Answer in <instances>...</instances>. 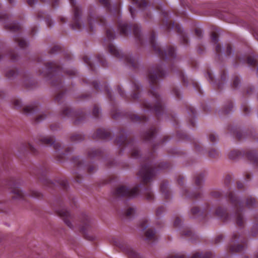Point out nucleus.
<instances>
[{"label":"nucleus","instance_id":"11","mask_svg":"<svg viewBox=\"0 0 258 258\" xmlns=\"http://www.w3.org/2000/svg\"><path fill=\"white\" fill-rule=\"evenodd\" d=\"M156 9L160 12L163 18L162 25L167 30L174 29L180 36L181 43L183 45H187L188 44V39L187 34L183 31L180 25L169 20L168 13L162 9L161 6H157Z\"/></svg>","mask_w":258,"mask_h":258},{"label":"nucleus","instance_id":"56","mask_svg":"<svg viewBox=\"0 0 258 258\" xmlns=\"http://www.w3.org/2000/svg\"><path fill=\"white\" fill-rule=\"evenodd\" d=\"M100 113V108L97 105H95L93 109V114L95 117H97Z\"/></svg>","mask_w":258,"mask_h":258},{"label":"nucleus","instance_id":"15","mask_svg":"<svg viewBox=\"0 0 258 258\" xmlns=\"http://www.w3.org/2000/svg\"><path fill=\"white\" fill-rule=\"evenodd\" d=\"M246 245V240L242 235L238 233H234L231 243L228 246V251L231 253L238 252L243 250Z\"/></svg>","mask_w":258,"mask_h":258},{"label":"nucleus","instance_id":"54","mask_svg":"<svg viewBox=\"0 0 258 258\" xmlns=\"http://www.w3.org/2000/svg\"><path fill=\"white\" fill-rule=\"evenodd\" d=\"M26 149L27 151L31 152L32 153L35 154L36 153V150L35 148L30 143H28L26 146Z\"/></svg>","mask_w":258,"mask_h":258},{"label":"nucleus","instance_id":"22","mask_svg":"<svg viewBox=\"0 0 258 258\" xmlns=\"http://www.w3.org/2000/svg\"><path fill=\"white\" fill-rule=\"evenodd\" d=\"M111 134L108 129L99 128L93 135V139L102 140H109L111 139Z\"/></svg>","mask_w":258,"mask_h":258},{"label":"nucleus","instance_id":"57","mask_svg":"<svg viewBox=\"0 0 258 258\" xmlns=\"http://www.w3.org/2000/svg\"><path fill=\"white\" fill-rule=\"evenodd\" d=\"M117 89L120 96L125 99H127V96L124 93V91L122 90L121 87L119 85L117 86Z\"/></svg>","mask_w":258,"mask_h":258},{"label":"nucleus","instance_id":"1","mask_svg":"<svg viewBox=\"0 0 258 258\" xmlns=\"http://www.w3.org/2000/svg\"><path fill=\"white\" fill-rule=\"evenodd\" d=\"M98 1L99 3L106 9V11L114 15L117 20L118 29L121 35L126 36L133 30L136 40L140 45L143 46L149 43L154 52L161 59L170 63L171 70L174 72L175 71L176 74L179 75L184 85L188 86V84H191L196 90L198 91L200 94H202L200 87L196 81L191 79L188 80L184 76L182 71L179 69L174 70V63L176 62L177 58L175 53V48L173 46H168L166 49H162L156 42V35L154 31L151 33L149 40H145L144 36L141 33L140 27L138 24L131 25L120 20V4H116L112 7L110 3V0Z\"/></svg>","mask_w":258,"mask_h":258},{"label":"nucleus","instance_id":"52","mask_svg":"<svg viewBox=\"0 0 258 258\" xmlns=\"http://www.w3.org/2000/svg\"><path fill=\"white\" fill-rule=\"evenodd\" d=\"M13 104L15 108L19 109L22 107V102L19 99H14Z\"/></svg>","mask_w":258,"mask_h":258},{"label":"nucleus","instance_id":"38","mask_svg":"<svg viewBox=\"0 0 258 258\" xmlns=\"http://www.w3.org/2000/svg\"><path fill=\"white\" fill-rule=\"evenodd\" d=\"M226 79V73L225 71H223L221 74L220 80H218V82L216 83V87L218 89H221L222 88L224 84L225 83Z\"/></svg>","mask_w":258,"mask_h":258},{"label":"nucleus","instance_id":"30","mask_svg":"<svg viewBox=\"0 0 258 258\" xmlns=\"http://www.w3.org/2000/svg\"><path fill=\"white\" fill-rule=\"evenodd\" d=\"M126 116L132 121L134 122H144L147 120V118L145 116H139L137 114H134L132 112H129L126 114Z\"/></svg>","mask_w":258,"mask_h":258},{"label":"nucleus","instance_id":"64","mask_svg":"<svg viewBox=\"0 0 258 258\" xmlns=\"http://www.w3.org/2000/svg\"><path fill=\"white\" fill-rule=\"evenodd\" d=\"M8 55L10 56L11 59L13 61L16 60L18 57L17 54L15 53L14 52L10 51L9 52Z\"/></svg>","mask_w":258,"mask_h":258},{"label":"nucleus","instance_id":"28","mask_svg":"<svg viewBox=\"0 0 258 258\" xmlns=\"http://www.w3.org/2000/svg\"><path fill=\"white\" fill-rule=\"evenodd\" d=\"M39 109V105L35 102L23 108V113L26 114H32L36 113Z\"/></svg>","mask_w":258,"mask_h":258},{"label":"nucleus","instance_id":"12","mask_svg":"<svg viewBox=\"0 0 258 258\" xmlns=\"http://www.w3.org/2000/svg\"><path fill=\"white\" fill-rule=\"evenodd\" d=\"M38 142L48 146L53 145L56 153H57L56 159L59 162H62L64 159L65 156L72 151L71 148H67L65 150V153L60 152L62 149L61 145L60 143L55 142L52 136H40L38 138Z\"/></svg>","mask_w":258,"mask_h":258},{"label":"nucleus","instance_id":"58","mask_svg":"<svg viewBox=\"0 0 258 258\" xmlns=\"http://www.w3.org/2000/svg\"><path fill=\"white\" fill-rule=\"evenodd\" d=\"M167 258H186V256L184 254L177 253L174 254H169L167 256Z\"/></svg>","mask_w":258,"mask_h":258},{"label":"nucleus","instance_id":"27","mask_svg":"<svg viewBox=\"0 0 258 258\" xmlns=\"http://www.w3.org/2000/svg\"><path fill=\"white\" fill-rule=\"evenodd\" d=\"M211 38L212 42L215 44H216L215 50L218 57L219 58L221 55L222 48L221 45L218 43L219 41L218 35L216 32H213L211 34Z\"/></svg>","mask_w":258,"mask_h":258},{"label":"nucleus","instance_id":"29","mask_svg":"<svg viewBox=\"0 0 258 258\" xmlns=\"http://www.w3.org/2000/svg\"><path fill=\"white\" fill-rule=\"evenodd\" d=\"M168 183L166 180H163L160 184V189L162 194L165 199H169L170 196V192L168 189Z\"/></svg>","mask_w":258,"mask_h":258},{"label":"nucleus","instance_id":"47","mask_svg":"<svg viewBox=\"0 0 258 258\" xmlns=\"http://www.w3.org/2000/svg\"><path fill=\"white\" fill-rule=\"evenodd\" d=\"M135 209L133 207H129L125 212V215L127 218H131L135 214Z\"/></svg>","mask_w":258,"mask_h":258},{"label":"nucleus","instance_id":"35","mask_svg":"<svg viewBox=\"0 0 258 258\" xmlns=\"http://www.w3.org/2000/svg\"><path fill=\"white\" fill-rule=\"evenodd\" d=\"M145 235L147 240L154 241L157 239L155 231L152 229H148Z\"/></svg>","mask_w":258,"mask_h":258},{"label":"nucleus","instance_id":"41","mask_svg":"<svg viewBox=\"0 0 258 258\" xmlns=\"http://www.w3.org/2000/svg\"><path fill=\"white\" fill-rule=\"evenodd\" d=\"M111 114L112 118L116 119L122 116V112H121L116 107H113V108L111 111Z\"/></svg>","mask_w":258,"mask_h":258},{"label":"nucleus","instance_id":"19","mask_svg":"<svg viewBox=\"0 0 258 258\" xmlns=\"http://www.w3.org/2000/svg\"><path fill=\"white\" fill-rule=\"evenodd\" d=\"M43 183L45 185L50 188L59 186L63 189H67L68 186V182L64 179H59L57 181L53 182L45 177L43 179Z\"/></svg>","mask_w":258,"mask_h":258},{"label":"nucleus","instance_id":"36","mask_svg":"<svg viewBox=\"0 0 258 258\" xmlns=\"http://www.w3.org/2000/svg\"><path fill=\"white\" fill-rule=\"evenodd\" d=\"M188 113L191 115V118L189 119V123L192 127H194L195 125V122L194 120V117L196 115L195 109L191 106H188L187 107Z\"/></svg>","mask_w":258,"mask_h":258},{"label":"nucleus","instance_id":"20","mask_svg":"<svg viewBox=\"0 0 258 258\" xmlns=\"http://www.w3.org/2000/svg\"><path fill=\"white\" fill-rule=\"evenodd\" d=\"M18 181L15 179H12L9 182L10 188H12V192L14 195V199H22L24 198V193L17 186Z\"/></svg>","mask_w":258,"mask_h":258},{"label":"nucleus","instance_id":"6","mask_svg":"<svg viewBox=\"0 0 258 258\" xmlns=\"http://www.w3.org/2000/svg\"><path fill=\"white\" fill-rule=\"evenodd\" d=\"M226 198L232 204L233 209V216L235 219L236 225L240 228L244 226L245 220L243 217L244 207L246 206L248 208H254L256 204L255 198L252 197L247 198L246 202L240 200L233 192H230Z\"/></svg>","mask_w":258,"mask_h":258},{"label":"nucleus","instance_id":"61","mask_svg":"<svg viewBox=\"0 0 258 258\" xmlns=\"http://www.w3.org/2000/svg\"><path fill=\"white\" fill-rule=\"evenodd\" d=\"M46 116V115L45 114H40L38 115V116L35 118V122H39L43 120H44Z\"/></svg>","mask_w":258,"mask_h":258},{"label":"nucleus","instance_id":"40","mask_svg":"<svg viewBox=\"0 0 258 258\" xmlns=\"http://www.w3.org/2000/svg\"><path fill=\"white\" fill-rule=\"evenodd\" d=\"M228 130L235 135L237 139L241 140L242 139L243 134L238 131L237 128H233L231 126H229Z\"/></svg>","mask_w":258,"mask_h":258},{"label":"nucleus","instance_id":"44","mask_svg":"<svg viewBox=\"0 0 258 258\" xmlns=\"http://www.w3.org/2000/svg\"><path fill=\"white\" fill-rule=\"evenodd\" d=\"M18 74L17 70L14 69H10L6 72V77L9 79H11Z\"/></svg>","mask_w":258,"mask_h":258},{"label":"nucleus","instance_id":"21","mask_svg":"<svg viewBox=\"0 0 258 258\" xmlns=\"http://www.w3.org/2000/svg\"><path fill=\"white\" fill-rule=\"evenodd\" d=\"M56 212L60 217L62 218L67 225L70 228L73 229V226L71 221L72 218L70 212L63 208L56 209Z\"/></svg>","mask_w":258,"mask_h":258},{"label":"nucleus","instance_id":"45","mask_svg":"<svg viewBox=\"0 0 258 258\" xmlns=\"http://www.w3.org/2000/svg\"><path fill=\"white\" fill-rule=\"evenodd\" d=\"M233 103L231 101H229L228 102L227 104L224 106L223 108V111L225 114H227L230 111L232 110V109L233 108Z\"/></svg>","mask_w":258,"mask_h":258},{"label":"nucleus","instance_id":"33","mask_svg":"<svg viewBox=\"0 0 258 258\" xmlns=\"http://www.w3.org/2000/svg\"><path fill=\"white\" fill-rule=\"evenodd\" d=\"M22 82L23 85L27 88H32L34 84L32 79L26 74L23 75Z\"/></svg>","mask_w":258,"mask_h":258},{"label":"nucleus","instance_id":"37","mask_svg":"<svg viewBox=\"0 0 258 258\" xmlns=\"http://www.w3.org/2000/svg\"><path fill=\"white\" fill-rule=\"evenodd\" d=\"M133 4L141 9H145L148 6V2L146 0H130Z\"/></svg>","mask_w":258,"mask_h":258},{"label":"nucleus","instance_id":"46","mask_svg":"<svg viewBox=\"0 0 258 258\" xmlns=\"http://www.w3.org/2000/svg\"><path fill=\"white\" fill-rule=\"evenodd\" d=\"M98 61L102 65V67H105L107 66V62L105 59L101 54H98L96 56Z\"/></svg>","mask_w":258,"mask_h":258},{"label":"nucleus","instance_id":"5","mask_svg":"<svg viewBox=\"0 0 258 258\" xmlns=\"http://www.w3.org/2000/svg\"><path fill=\"white\" fill-rule=\"evenodd\" d=\"M69 2L73 12L72 21L70 24L72 29L81 30L83 28H85L88 32H93L96 25L105 26V19L102 16H97L95 11L93 9L89 10L87 23L85 25L81 19L82 10L81 7L77 5L75 0H69Z\"/></svg>","mask_w":258,"mask_h":258},{"label":"nucleus","instance_id":"32","mask_svg":"<svg viewBox=\"0 0 258 258\" xmlns=\"http://www.w3.org/2000/svg\"><path fill=\"white\" fill-rule=\"evenodd\" d=\"M124 250L130 258H143L130 246H126Z\"/></svg>","mask_w":258,"mask_h":258},{"label":"nucleus","instance_id":"9","mask_svg":"<svg viewBox=\"0 0 258 258\" xmlns=\"http://www.w3.org/2000/svg\"><path fill=\"white\" fill-rule=\"evenodd\" d=\"M115 143L120 148L119 154L127 150L132 158L138 159L140 157V151L135 141L127 137L124 130L119 131V135L115 140Z\"/></svg>","mask_w":258,"mask_h":258},{"label":"nucleus","instance_id":"13","mask_svg":"<svg viewBox=\"0 0 258 258\" xmlns=\"http://www.w3.org/2000/svg\"><path fill=\"white\" fill-rule=\"evenodd\" d=\"M204 173L197 174L195 177V182L197 188L192 193H189L188 189L185 187H182V195L185 198L196 200L202 198V184L204 181Z\"/></svg>","mask_w":258,"mask_h":258},{"label":"nucleus","instance_id":"51","mask_svg":"<svg viewBox=\"0 0 258 258\" xmlns=\"http://www.w3.org/2000/svg\"><path fill=\"white\" fill-rule=\"evenodd\" d=\"M206 76L209 80V81L211 83H214V78L213 76V74L212 71L210 69H208L206 74Z\"/></svg>","mask_w":258,"mask_h":258},{"label":"nucleus","instance_id":"26","mask_svg":"<svg viewBox=\"0 0 258 258\" xmlns=\"http://www.w3.org/2000/svg\"><path fill=\"white\" fill-rule=\"evenodd\" d=\"M102 152L100 149L91 148L87 151V156L90 159H99L102 157Z\"/></svg>","mask_w":258,"mask_h":258},{"label":"nucleus","instance_id":"43","mask_svg":"<svg viewBox=\"0 0 258 258\" xmlns=\"http://www.w3.org/2000/svg\"><path fill=\"white\" fill-rule=\"evenodd\" d=\"M212 197L216 199H221L223 197V194L221 190L219 189H215L211 192Z\"/></svg>","mask_w":258,"mask_h":258},{"label":"nucleus","instance_id":"31","mask_svg":"<svg viewBox=\"0 0 258 258\" xmlns=\"http://www.w3.org/2000/svg\"><path fill=\"white\" fill-rule=\"evenodd\" d=\"M36 18L37 20L44 19L48 27H51L52 25L53 22L49 16L44 13L41 12H38Z\"/></svg>","mask_w":258,"mask_h":258},{"label":"nucleus","instance_id":"8","mask_svg":"<svg viewBox=\"0 0 258 258\" xmlns=\"http://www.w3.org/2000/svg\"><path fill=\"white\" fill-rule=\"evenodd\" d=\"M190 214L193 218H199L200 219L215 216L223 222H228L231 218V216L229 214L227 210L220 206L214 209L209 205H207L206 208L203 211L200 210L197 207H194L190 210Z\"/></svg>","mask_w":258,"mask_h":258},{"label":"nucleus","instance_id":"49","mask_svg":"<svg viewBox=\"0 0 258 258\" xmlns=\"http://www.w3.org/2000/svg\"><path fill=\"white\" fill-rule=\"evenodd\" d=\"M181 234L187 237L191 238L194 235L192 231L189 229H185L181 232Z\"/></svg>","mask_w":258,"mask_h":258},{"label":"nucleus","instance_id":"18","mask_svg":"<svg viewBox=\"0 0 258 258\" xmlns=\"http://www.w3.org/2000/svg\"><path fill=\"white\" fill-rule=\"evenodd\" d=\"M90 225L91 220L90 218L86 214H83L81 217V225L79 228V230L84 235L86 238L92 240L93 239L92 237H88L86 235V232Z\"/></svg>","mask_w":258,"mask_h":258},{"label":"nucleus","instance_id":"60","mask_svg":"<svg viewBox=\"0 0 258 258\" xmlns=\"http://www.w3.org/2000/svg\"><path fill=\"white\" fill-rule=\"evenodd\" d=\"M30 196L32 197L36 198H40L42 196L41 193L37 190L32 191Z\"/></svg>","mask_w":258,"mask_h":258},{"label":"nucleus","instance_id":"39","mask_svg":"<svg viewBox=\"0 0 258 258\" xmlns=\"http://www.w3.org/2000/svg\"><path fill=\"white\" fill-rule=\"evenodd\" d=\"M71 141L72 142H80L84 139V136L81 134H74L71 137Z\"/></svg>","mask_w":258,"mask_h":258},{"label":"nucleus","instance_id":"2","mask_svg":"<svg viewBox=\"0 0 258 258\" xmlns=\"http://www.w3.org/2000/svg\"><path fill=\"white\" fill-rule=\"evenodd\" d=\"M153 156L152 153L150 157L146 159L139 171L138 175L141 178V184L131 189L125 186H118L113 192L115 198H133L137 196L140 191L147 200L152 201L154 199V196L151 190L150 183L155 178L159 169L168 168L170 164L167 162H161L158 165L154 164L152 159Z\"/></svg>","mask_w":258,"mask_h":258},{"label":"nucleus","instance_id":"14","mask_svg":"<svg viewBox=\"0 0 258 258\" xmlns=\"http://www.w3.org/2000/svg\"><path fill=\"white\" fill-rule=\"evenodd\" d=\"M244 155L254 166H258V153L254 150L241 151L238 150H233L229 153V157L230 159L235 160L243 157Z\"/></svg>","mask_w":258,"mask_h":258},{"label":"nucleus","instance_id":"16","mask_svg":"<svg viewBox=\"0 0 258 258\" xmlns=\"http://www.w3.org/2000/svg\"><path fill=\"white\" fill-rule=\"evenodd\" d=\"M61 115L63 117H72L75 124H79L86 118V114L84 110L74 111L68 107H66L61 111Z\"/></svg>","mask_w":258,"mask_h":258},{"label":"nucleus","instance_id":"48","mask_svg":"<svg viewBox=\"0 0 258 258\" xmlns=\"http://www.w3.org/2000/svg\"><path fill=\"white\" fill-rule=\"evenodd\" d=\"M62 50V47L59 45H55L52 47L49 51V53L54 54L56 52H60Z\"/></svg>","mask_w":258,"mask_h":258},{"label":"nucleus","instance_id":"34","mask_svg":"<svg viewBox=\"0 0 258 258\" xmlns=\"http://www.w3.org/2000/svg\"><path fill=\"white\" fill-rule=\"evenodd\" d=\"M213 254L211 252H196L191 256V258H212ZM245 258H248L245 257Z\"/></svg>","mask_w":258,"mask_h":258},{"label":"nucleus","instance_id":"7","mask_svg":"<svg viewBox=\"0 0 258 258\" xmlns=\"http://www.w3.org/2000/svg\"><path fill=\"white\" fill-rule=\"evenodd\" d=\"M106 39L103 41V45L107 49L108 52L113 56L124 60L126 64L133 69H136L138 67V62L136 58L130 54L121 52L112 43L115 39V35L113 29L106 28Z\"/></svg>","mask_w":258,"mask_h":258},{"label":"nucleus","instance_id":"4","mask_svg":"<svg viewBox=\"0 0 258 258\" xmlns=\"http://www.w3.org/2000/svg\"><path fill=\"white\" fill-rule=\"evenodd\" d=\"M62 73L68 77L75 76L77 72L75 69L64 70L62 67L55 62H48L45 63L44 71H40L39 74L50 81L52 86L57 87L59 90L55 96V100L60 103L66 92L62 85Z\"/></svg>","mask_w":258,"mask_h":258},{"label":"nucleus","instance_id":"62","mask_svg":"<svg viewBox=\"0 0 258 258\" xmlns=\"http://www.w3.org/2000/svg\"><path fill=\"white\" fill-rule=\"evenodd\" d=\"M181 222H182V221H181V219L178 217H176L175 218V219L174 221V223H173L174 227H176V228L178 227L181 224Z\"/></svg>","mask_w":258,"mask_h":258},{"label":"nucleus","instance_id":"24","mask_svg":"<svg viewBox=\"0 0 258 258\" xmlns=\"http://www.w3.org/2000/svg\"><path fill=\"white\" fill-rule=\"evenodd\" d=\"M131 83L134 89V93L131 96V99L133 100H138L140 97V86L138 82L135 80H132Z\"/></svg>","mask_w":258,"mask_h":258},{"label":"nucleus","instance_id":"53","mask_svg":"<svg viewBox=\"0 0 258 258\" xmlns=\"http://www.w3.org/2000/svg\"><path fill=\"white\" fill-rule=\"evenodd\" d=\"M148 220L146 218L143 219L140 222V227L143 230H145L148 226Z\"/></svg>","mask_w":258,"mask_h":258},{"label":"nucleus","instance_id":"10","mask_svg":"<svg viewBox=\"0 0 258 258\" xmlns=\"http://www.w3.org/2000/svg\"><path fill=\"white\" fill-rule=\"evenodd\" d=\"M0 21L4 24L5 28L13 33L20 35L22 32V25L15 22H11V16L6 14H0ZM14 40L17 42L21 48H24L27 46V42L22 39L20 35L14 37Z\"/></svg>","mask_w":258,"mask_h":258},{"label":"nucleus","instance_id":"17","mask_svg":"<svg viewBox=\"0 0 258 258\" xmlns=\"http://www.w3.org/2000/svg\"><path fill=\"white\" fill-rule=\"evenodd\" d=\"M83 81L84 83L88 85H91L95 90L97 91H103L107 95L108 98L109 99L110 101L113 100L112 96L111 95V92L108 87L106 83H103L101 85V87H100V85H99L96 82L93 81L90 82L89 81L87 80L86 78H84L83 79Z\"/></svg>","mask_w":258,"mask_h":258},{"label":"nucleus","instance_id":"50","mask_svg":"<svg viewBox=\"0 0 258 258\" xmlns=\"http://www.w3.org/2000/svg\"><path fill=\"white\" fill-rule=\"evenodd\" d=\"M240 82V80L239 77L237 76H234L233 79L232 87L233 89H236L238 87V85L239 84Z\"/></svg>","mask_w":258,"mask_h":258},{"label":"nucleus","instance_id":"25","mask_svg":"<svg viewBox=\"0 0 258 258\" xmlns=\"http://www.w3.org/2000/svg\"><path fill=\"white\" fill-rule=\"evenodd\" d=\"M157 128L154 126H152L148 131L143 135V138L146 141H152L155 138V136L157 133Z\"/></svg>","mask_w":258,"mask_h":258},{"label":"nucleus","instance_id":"3","mask_svg":"<svg viewBox=\"0 0 258 258\" xmlns=\"http://www.w3.org/2000/svg\"><path fill=\"white\" fill-rule=\"evenodd\" d=\"M166 76V73L161 65H155L150 68L148 71V79L150 89L149 93L154 99V103L151 104L146 101L141 103L142 108L144 110L154 113L159 120L167 116L163 102L157 92L159 88V81Z\"/></svg>","mask_w":258,"mask_h":258},{"label":"nucleus","instance_id":"23","mask_svg":"<svg viewBox=\"0 0 258 258\" xmlns=\"http://www.w3.org/2000/svg\"><path fill=\"white\" fill-rule=\"evenodd\" d=\"M73 162L78 168H85L88 173H91L96 170V166L94 165H88L87 166L84 165V162L80 160L78 157H75L73 158Z\"/></svg>","mask_w":258,"mask_h":258},{"label":"nucleus","instance_id":"59","mask_svg":"<svg viewBox=\"0 0 258 258\" xmlns=\"http://www.w3.org/2000/svg\"><path fill=\"white\" fill-rule=\"evenodd\" d=\"M209 139L210 142L214 143L217 141V137L214 133H211L209 135Z\"/></svg>","mask_w":258,"mask_h":258},{"label":"nucleus","instance_id":"55","mask_svg":"<svg viewBox=\"0 0 258 258\" xmlns=\"http://www.w3.org/2000/svg\"><path fill=\"white\" fill-rule=\"evenodd\" d=\"M218 155V151L215 149H211L209 151V156L212 158H216Z\"/></svg>","mask_w":258,"mask_h":258},{"label":"nucleus","instance_id":"63","mask_svg":"<svg viewBox=\"0 0 258 258\" xmlns=\"http://www.w3.org/2000/svg\"><path fill=\"white\" fill-rule=\"evenodd\" d=\"M165 211V208L163 206H160L158 207L156 210V215L157 216H160L162 213Z\"/></svg>","mask_w":258,"mask_h":258},{"label":"nucleus","instance_id":"42","mask_svg":"<svg viewBox=\"0 0 258 258\" xmlns=\"http://www.w3.org/2000/svg\"><path fill=\"white\" fill-rule=\"evenodd\" d=\"M83 60H84V62L88 65V66L89 67V69L93 71H94V64L92 63V62L90 60V58L88 57V56L87 55H84L83 56Z\"/></svg>","mask_w":258,"mask_h":258}]
</instances>
